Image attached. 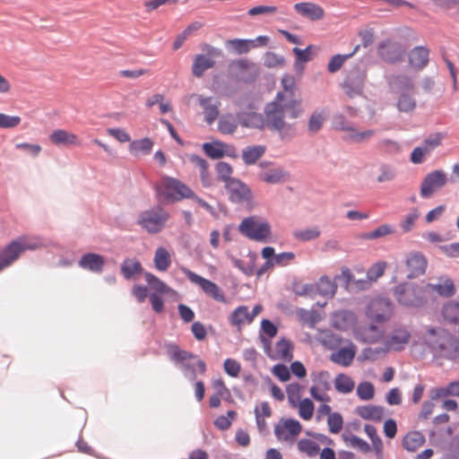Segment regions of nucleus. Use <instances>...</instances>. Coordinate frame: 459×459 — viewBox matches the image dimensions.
I'll list each match as a JSON object with an SVG mask.
<instances>
[{
	"label": "nucleus",
	"instance_id": "49530a36",
	"mask_svg": "<svg viewBox=\"0 0 459 459\" xmlns=\"http://www.w3.org/2000/svg\"><path fill=\"white\" fill-rule=\"evenodd\" d=\"M143 270L141 263L136 259H126L121 265V273L126 279H130Z\"/></svg>",
	"mask_w": 459,
	"mask_h": 459
},
{
	"label": "nucleus",
	"instance_id": "ea45409f",
	"mask_svg": "<svg viewBox=\"0 0 459 459\" xmlns=\"http://www.w3.org/2000/svg\"><path fill=\"white\" fill-rule=\"evenodd\" d=\"M144 278L150 287L160 294L172 293L173 290L164 281L151 273H145Z\"/></svg>",
	"mask_w": 459,
	"mask_h": 459
},
{
	"label": "nucleus",
	"instance_id": "c85d7f7f",
	"mask_svg": "<svg viewBox=\"0 0 459 459\" xmlns=\"http://www.w3.org/2000/svg\"><path fill=\"white\" fill-rule=\"evenodd\" d=\"M231 325L241 331L246 324H251V316L247 306H239L235 308L229 317Z\"/></svg>",
	"mask_w": 459,
	"mask_h": 459
},
{
	"label": "nucleus",
	"instance_id": "9d476101",
	"mask_svg": "<svg viewBox=\"0 0 459 459\" xmlns=\"http://www.w3.org/2000/svg\"><path fill=\"white\" fill-rule=\"evenodd\" d=\"M446 135L443 133H434L424 139L421 145L415 147L411 153V161L413 164H421L425 157L429 155L436 148L442 144Z\"/></svg>",
	"mask_w": 459,
	"mask_h": 459
},
{
	"label": "nucleus",
	"instance_id": "4468645a",
	"mask_svg": "<svg viewBox=\"0 0 459 459\" xmlns=\"http://www.w3.org/2000/svg\"><path fill=\"white\" fill-rule=\"evenodd\" d=\"M377 54L385 62L397 64L403 61L405 48L401 43L386 40L378 45Z\"/></svg>",
	"mask_w": 459,
	"mask_h": 459
},
{
	"label": "nucleus",
	"instance_id": "b1692460",
	"mask_svg": "<svg viewBox=\"0 0 459 459\" xmlns=\"http://www.w3.org/2000/svg\"><path fill=\"white\" fill-rule=\"evenodd\" d=\"M49 140L56 145L80 146L81 141L79 137L64 129L54 130L49 135Z\"/></svg>",
	"mask_w": 459,
	"mask_h": 459
},
{
	"label": "nucleus",
	"instance_id": "6e6552de",
	"mask_svg": "<svg viewBox=\"0 0 459 459\" xmlns=\"http://www.w3.org/2000/svg\"><path fill=\"white\" fill-rule=\"evenodd\" d=\"M181 271L192 283L198 285L207 296L216 301L222 303L227 302L223 291L216 283L198 275L186 267L181 268Z\"/></svg>",
	"mask_w": 459,
	"mask_h": 459
},
{
	"label": "nucleus",
	"instance_id": "3c124183",
	"mask_svg": "<svg viewBox=\"0 0 459 459\" xmlns=\"http://www.w3.org/2000/svg\"><path fill=\"white\" fill-rule=\"evenodd\" d=\"M297 446L301 453L310 457L316 455L320 450L319 445L316 442L307 438L300 439Z\"/></svg>",
	"mask_w": 459,
	"mask_h": 459
},
{
	"label": "nucleus",
	"instance_id": "f3484780",
	"mask_svg": "<svg viewBox=\"0 0 459 459\" xmlns=\"http://www.w3.org/2000/svg\"><path fill=\"white\" fill-rule=\"evenodd\" d=\"M293 9L300 17L311 22H317L325 18V9L314 2H300L293 5Z\"/></svg>",
	"mask_w": 459,
	"mask_h": 459
},
{
	"label": "nucleus",
	"instance_id": "774afa93",
	"mask_svg": "<svg viewBox=\"0 0 459 459\" xmlns=\"http://www.w3.org/2000/svg\"><path fill=\"white\" fill-rule=\"evenodd\" d=\"M397 107L400 111H411L415 108V100L411 96L403 94L400 97Z\"/></svg>",
	"mask_w": 459,
	"mask_h": 459
},
{
	"label": "nucleus",
	"instance_id": "393cba45",
	"mask_svg": "<svg viewBox=\"0 0 459 459\" xmlns=\"http://www.w3.org/2000/svg\"><path fill=\"white\" fill-rule=\"evenodd\" d=\"M356 346L353 343H349L347 346L342 347L336 351L333 352L330 359L333 362L348 367L351 364L356 355Z\"/></svg>",
	"mask_w": 459,
	"mask_h": 459
},
{
	"label": "nucleus",
	"instance_id": "f8f14e48",
	"mask_svg": "<svg viewBox=\"0 0 459 459\" xmlns=\"http://www.w3.org/2000/svg\"><path fill=\"white\" fill-rule=\"evenodd\" d=\"M446 183L447 175L443 170L437 169L428 173L421 182L420 192L421 197H430L437 189L445 186Z\"/></svg>",
	"mask_w": 459,
	"mask_h": 459
},
{
	"label": "nucleus",
	"instance_id": "e2e57ef3",
	"mask_svg": "<svg viewBox=\"0 0 459 459\" xmlns=\"http://www.w3.org/2000/svg\"><path fill=\"white\" fill-rule=\"evenodd\" d=\"M333 126L335 129L345 131L347 134H351V130L354 127L346 120L343 115H335L333 118Z\"/></svg>",
	"mask_w": 459,
	"mask_h": 459
},
{
	"label": "nucleus",
	"instance_id": "69168bd1",
	"mask_svg": "<svg viewBox=\"0 0 459 459\" xmlns=\"http://www.w3.org/2000/svg\"><path fill=\"white\" fill-rule=\"evenodd\" d=\"M230 45L238 54L247 53L251 48L249 39H232L230 40Z\"/></svg>",
	"mask_w": 459,
	"mask_h": 459
},
{
	"label": "nucleus",
	"instance_id": "20e7f679",
	"mask_svg": "<svg viewBox=\"0 0 459 459\" xmlns=\"http://www.w3.org/2000/svg\"><path fill=\"white\" fill-rule=\"evenodd\" d=\"M238 230L247 238L261 243L268 242L272 238L270 223L258 216L243 219L238 226Z\"/></svg>",
	"mask_w": 459,
	"mask_h": 459
},
{
	"label": "nucleus",
	"instance_id": "ddd939ff",
	"mask_svg": "<svg viewBox=\"0 0 459 459\" xmlns=\"http://www.w3.org/2000/svg\"><path fill=\"white\" fill-rule=\"evenodd\" d=\"M411 337V330L407 325H397L389 333L385 346L388 350L400 351L410 342Z\"/></svg>",
	"mask_w": 459,
	"mask_h": 459
},
{
	"label": "nucleus",
	"instance_id": "c03bdc74",
	"mask_svg": "<svg viewBox=\"0 0 459 459\" xmlns=\"http://www.w3.org/2000/svg\"><path fill=\"white\" fill-rule=\"evenodd\" d=\"M355 386L352 378L345 374H339L334 379V387L341 394L351 393Z\"/></svg>",
	"mask_w": 459,
	"mask_h": 459
},
{
	"label": "nucleus",
	"instance_id": "052dcab7",
	"mask_svg": "<svg viewBox=\"0 0 459 459\" xmlns=\"http://www.w3.org/2000/svg\"><path fill=\"white\" fill-rule=\"evenodd\" d=\"M420 213L417 209H413L408 213L405 218L401 221V228L404 232H409L412 230L416 221L418 220Z\"/></svg>",
	"mask_w": 459,
	"mask_h": 459
},
{
	"label": "nucleus",
	"instance_id": "6e6d98bb",
	"mask_svg": "<svg viewBox=\"0 0 459 459\" xmlns=\"http://www.w3.org/2000/svg\"><path fill=\"white\" fill-rule=\"evenodd\" d=\"M326 113L315 111L308 120V130L311 133L318 132L325 120Z\"/></svg>",
	"mask_w": 459,
	"mask_h": 459
},
{
	"label": "nucleus",
	"instance_id": "7c9ffc66",
	"mask_svg": "<svg viewBox=\"0 0 459 459\" xmlns=\"http://www.w3.org/2000/svg\"><path fill=\"white\" fill-rule=\"evenodd\" d=\"M377 324V323L371 321L369 325L364 326L360 329L359 334L363 342L374 343L383 337L385 330L382 326Z\"/></svg>",
	"mask_w": 459,
	"mask_h": 459
},
{
	"label": "nucleus",
	"instance_id": "4d7b16f0",
	"mask_svg": "<svg viewBox=\"0 0 459 459\" xmlns=\"http://www.w3.org/2000/svg\"><path fill=\"white\" fill-rule=\"evenodd\" d=\"M327 425L332 434H338L343 427V419L339 412H333L327 418Z\"/></svg>",
	"mask_w": 459,
	"mask_h": 459
},
{
	"label": "nucleus",
	"instance_id": "4be33fe9",
	"mask_svg": "<svg viewBox=\"0 0 459 459\" xmlns=\"http://www.w3.org/2000/svg\"><path fill=\"white\" fill-rule=\"evenodd\" d=\"M406 268L409 278H416L425 273L427 260L419 253H411L406 257Z\"/></svg>",
	"mask_w": 459,
	"mask_h": 459
},
{
	"label": "nucleus",
	"instance_id": "a878e982",
	"mask_svg": "<svg viewBox=\"0 0 459 459\" xmlns=\"http://www.w3.org/2000/svg\"><path fill=\"white\" fill-rule=\"evenodd\" d=\"M429 50L426 47L413 48L409 53V64L416 69L421 70L429 64Z\"/></svg>",
	"mask_w": 459,
	"mask_h": 459
},
{
	"label": "nucleus",
	"instance_id": "13d9d810",
	"mask_svg": "<svg viewBox=\"0 0 459 459\" xmlns=\"http://www.w3.org/2000/svg\"><path fill=\"white\" fill-rule=\"evenodd\" d=\"M285 64V59L274 52L268 51L264 56V65L268 68L280 67Z\"/></svg>",
	"mask_w": 459,
	"mask_h": 459
},
{
	"label": "nucleus",
	"instance_id": "a19ab883",
	"mask_svg": "<svg viewBox=\"0 0 459 459\" xmlns=\"http://www.w3.org/2000/svg\"><path fill=\"white\" fill-rule=\"evenodd\" d=\"M265 148L261 145L250 146L242 152V158L247 165L255 164L264 153Z\"/></svg>",
	"mask_w": 459,
	"mask_h": 459
},
{
	"label": "nucleus",
	"instance_id": "2eb2a0df",
	"mask_svg": "<svg viewBox=\"0 0 459 459\" xmlns=\"http://www.w3.org/2000/svg\"><path fill=\"white\" fill-rule=\"evenodd\" d=\"M261 340L264 344L265 352L273 359H281L284 361H290L293 358V345L290 341L281 339L277 342L274 349L270 350L269 342L263 336Z\"/></svg>",
	"mask_w": 459,
	"mask_h": 459
},
{
	"label": "nucleus",
	"instance_id": "79ce46f5",
	"mask_svg": "<svg viewBox=\"0 0 459 459\" xmlns=\"http://www.w3.org/2000/svg\"><path fill=\"white\" fill-rule=\"evenodd\" d=\"M315 289L321 296L333 297L336 291L337 286L328 277L323 276L319 279Z\"/></svg>",
	"mask_w": 459,
	"mask_h": 459
},
{
	"label": "nucleus",
	"instance_id": "39448f33",
	"mask_svg": "<svg viewBox=\"0 0 459 459\" xmlns=\"http://www.w3.org/2000/svg\"><path fill=\"white\" fill-rule=\"evenodd\" d=\"M42 247L41 240L37 237L21 236L9 243L0 253V261L8 266L16 261L26 250H35Z\"/></svg>",
	"mask_w": 459,
	"mask_h": 459
},
{
	"label": "nucleus",
	"instance_id": "1a4fd4ad",
	"mask_svg": "<svg viewBox=\"0 0 459 459\" xmlns=\"http://www.w3.org/2000/svg\"><path fill=\"white\" fill-rule=\"evenodd\" d=\"M302 431V425L294 419H281L274 426V435L280 442L292 444Z\"/></svg>",
	"mask_w": 459,
	"mask_h": 459
},
{
	"label": "nucleus",
	"instance_id": "de8ad7c7",
	"mask_svg": "<svg viewBox=\"0 0 459 459\" xmlns=\"http://www.w3.org/2000/svg\"><path fill=\"white\" fill-rule=\"evenodd\" d=\"M238 127V122L233 115L227 114L222 116L218 124L219 131L225 134H233Z\"/></svg>",
	"mask_w": 459,
	"mask_h": 459
},
{
	"label": "nucleus",
	"instance_id": "4c0bfd02",
	"mask_svg": "<svg viewBox=\"0 0 459 459\" xmlns=\"http://www.w3.org/2000/svg\"><path fill=\"white\" fill-rule=\"evenodd\" d=\"M442 316L451 324H459V302L449 301L442 307Z\"/></svg>",
	"mask_w": 459,
	"mask_h": 459
},
{
	"label": "nucleus",
	"instance_id": "37998d69",
	"mask_svg": "<svg viewBox=\"0 0 459 459\" xmlns=\"http://www.w3.org/2000/svg\"><path fill=\"white\" fill-rule=\"evenodd\" d=\"M216 173L218 180L224 183V186L228 185L230 181L234 180L235 178L232 177L233 168L230 164L225 161H220L216 164Z\"/></svg>",
	"mask_w": 459,
	"mask_h": 459
},
{
	"label": "nucleus",
	"instance_id": "f03ea898",
	"mask_svg": "<svg viewBox=\"0 0 459 459\" xmlns=\"http://www.w3.org/2000/svg\"><path fill=\"white\" fill-rule=\"evenodd\" d=\"M426 343L437 358L459 361V339L444 328L430 327L427 330Z\"/></svg>",
	"mask_w": 459,
	"mask_h": 459
},
{
	"label": "nucleus",
	"instance_id": "9b49d317",
	"mask_svg": "<svg viewBox=\"0 0 459 459\" xmlns=\"http://www.w3.org/2000/svg\"><path fill=\"white\" fill-rule=\"evenodd\" d=\"M392 312V303L387 299L377 298L369 302L366 314L372 322L383 324L389 320Z\"/></svg>",
	"mask_w": 459,
	"mask_h": 459
},
{
	"label": "nucleus",
	"instance_id": "c756f323",
	"mask_svg": "<svg viewBox=\"0 0 459 459\" xmlns=\"http://www.w3.org/2000/svg\"><path fill=\"white\" fill-rule=\"evenodd\" d=\"M355 412L360 418L367 420L380 421L384 416V409L381 406L368 404L358 406Z\"/></svg>",
	"mask_w": 459,
	"mask_h": 459
},
{
	"label": "nucleus",
	"instance_id": "a18cd8bd",
	"mask_svg": "<svg viewBox=\"0 0 459 459\" xmlns=\"http://www.w3.org/2000/svg\"><path fill=\"white\" fill-rule=\"evenodd\" d=\"M359 46H356L354 50L348 55H334L331 57L327 65V70L329 73H336L341 69L346 60L351 58L359 49Z\"/></svg>",
	"mask_w": 459,
	"mask_h": 459
},
{
	"label": "nucleus",
	"instance_id": "aec40b11",
	"mask_svg": "<svg viewBox=\"0 0 459 459\" xmlns=\"http://www.w3.org/2000/svg\"><path fill=\"white\" fill-rule=\"evenodd\" d=\"M199 105L203 108L204 120L212 125L219 117L221 101L213 97L198 96Z\"/></svg>",
	"mask_w": 459,
	"mask_h": 459
},
{
	"label": "nucleus",
	"instance_id": "8fccbe9b",
	"mask_svg": "<svg viewBox=\"0 0 459 459\" xmlns=\"http://www.w3.org/2000/svg\"><path fill=\"white\" fill-rule=\"evenodd\" d=\"M303 390V385L299 383H290L286 386L287 398L290 406L301 400Z\"/></svg>",
	"mask_w": 459,
	"mask_h": 459
},
{
	"label": "nucleus",
	"instance_id": "72a5a7b5",
	"mask_svg": "<svg viewBox=\"0 0 459 459\" xmlns=\"http://www.w3.org/2000/svg\"><path fill=\"white\" fill-rule=\"evenodd\" d=\"M215 62L209 56L204 55H197L195 58L192 72L195 77H201L204 74V72L212 67H213Z\"/></svg>",
	"mask_w": 459,
	"mask_h": 459
},
{
	"label": "nucleus",
	"instance_id": "6ab92c4d",
	"mask_svg": "<svg viewBox=\"0 0 459 459\" xmlns=\"http://www.w3.org/2000/svg\"><path fill=\"white\" fill-rule=\"evenodd\" d=\"M225 188L229 193L230 201L233 203L241 204L248 202L252 198L249 187L237 178L228 183Z\"/></svg>",
	"mask_w": 459,
	"mask_h": 459
},
{
	"label": "nucleus",
	"instance_id": "473e14b6",
	"mask_svg": "<svg viewBox=\"0 0 459 459\" xmlns=\"http://www.w3.org/2000/svg\"><path fill=\"white\" fill-rule=\"evenodd\" d=\"M238 120L245 127L260 128L265 126L262 115L255 112L239 113Z\"/></svg>",
	"mask_w": 459,
	"mask_h": 459
},
{
	"label": "nucleus",
	"instance_id": "09e8293b",
	"mask_svg": "<svg viewBox=\"0 0 459 459\" xmlns=\"http://www.w3.org/2000/svg\"><path fill=\"white\" fill-rule=\"evenodd\" d=\"M320 235L321 230L318 226H314L308 229H302L293 232V237L300 241H310L316 239Z\"/></svg>",
	"mask_w": 459,
	"mask_h": 459
},
{
	"label": "nucleus",
	"instance_id": "5fc2aeb1",
	"mask_svg": "<svg viewBox=\"0 0 459 459\" xmlns=\"http://www.w3.org/2000/svg\"><path fill=\"white\" fill-rule=\"evenodd\" d=\"M357 395L362 401H369L374 398L375 388L370 382H362L357 387Z\"/></svg>",
	"mask_w": 459,
	"mask_h": 459
},
{
	"label": "nucleus",
	"instance_id": "bf43d9fd",
	"mask_svg": "<svg viewBox=\"0 0 459 459\" xmlns=\"http://www.w3.org/2000/svg\"><path fill=\"white\" fill-rule=\"evenodd\" d=\"M237 416V412L235 411H229L227 416H219L215 421L214 425L217 429L221 430H226L231 426V421Z\"/></svg>",
	"mask_w": 459,
	"mask_h": 459
},
{
	"label": "nucleus",
	"instance_id": "423d86ee",
	"mask_svg": "<svg viewBox=\"0 0 459 459\" xmlns=\"http://www.w3.org/2000/svg\"><path fill=\"white\" fill-rule=\"evenodd\" d=\"M394 295L397 302L404 307H420L427 301L425 284L401 283L394 289Z\"/></svg>",
	"mask_w": 459,
	"mask_h": 459
},
{
	"label": "nucleus",
	"instance_id": "dca6fc26",
	"mask_svg": "<svg viewBox=\"0 0 459 459\" xmlns=\"http://www.w3.org/2000/svg\"><path fill=\"white\" fill-rule=\"evenodd\" d=\"M367 79V74L364 71H351L343 83V90L350 98L361 95L364 83Z\"/></svg>",
	"mask_w": 459,
	"mask_h": 459
},
{
	"label": "nucleus",
	"instance_id": "864d4df0",
	"mask_svg": "<svg viewBox=\"0 0 459 459\" xmlns=\"http://www.w3.org/2000/svg\"><path fill=\"white\" fill-rule=\"evenodd\" d=\"M386 267L387 264L384 261L375 263L368 268L367 272L368 280L371 282L376 281L385 273Z\"/></svg>",
	"mask_w": 459,
	"mask_h": 459
},
{
	"label": "nucleus",
	"instance_id": "58836bf2",
	"mask_svg": "<svg viewBox=\"0 0 459 459\" xmlns=\"http://www.w3.org/2000/svg\"><path fill=\"white\" fill-rule=\"evenodd\" d=\"M153 143L150 138L133 141L129 145V151L133 155L149 154L152 149Z\"/></svg>",
	"mask_w": 459,
	"mask_h": 459
},
{
	"label": "nucleus",
	"instance_id": "bb28decb",
	"mask_svg": "<svg viewBox=\"0 0 459 459\" xmlns=\"http://www.w3.org/2000/svg\"><path fill=\"white\" fill-rule=\"evenodd\" d=\"M104 264V257L95 253L85 254L79 261L80 267L98 273H101Z\"/></svg>",
	"mask_w": 459,
	"mask_h": 459
},
{
	"label": "nucleus",
	"instance_id": "c9c22d12",
	"mask_svg": "<svg viewBox=\"0 0 459 459\" xmlns=\"http://www.w3.org/2000/svg\"><path fill=\"white\" fill-rule=\"evenodd\" d=\"M291 407L298 409V414L302 420H310L313 418L315 405L309 398L301 399Z\"/></svg>",
	"mask_w": 459,
	"mask_h": 459
},
{
	"label": "nucleus",
	"instance_id": "5701e85b",
	"mask_svg": "<svg viewBox=\"0 0 459 459\" xmlns=\"http://www.w3.org/2000/svg\"><path fill=\"white\" fill-rule=\"evenodd\" d=\"M425 291L427 293V298L432 297L435 294H437L441 297L449 298L455 293V287L454 281L451 279L446 278L443 281L437 284H425Z\"/></svg>",
	"mask_w": 459,
	"mask_h": 459
},
{
	"label": "nucleus",
	"instance_id": "0e129e2a",
	"mask_svg": "<svg viewBox=\"0 0 459 459\" xmlns=\"http://www.w3.org/2000/svg\"><path fill=\"white\" fill-rule=\"evenodd\" d=\"M346 442L349 446L358 448L363 453H368L370 451L369 445L363 439L359 437L351 436L350 437L345 438Z\"/></svg>",
	"mask_w": 459,
	"mask_h": 459
},
{
	"label": "nucleus",
	"instance_id": "7ed1b4c3",
	"mask_svg": "<svg viewBox=\"0 0 459 459\" xmlns=\"http://www.w3.org/2000/svg\"><path fill=\"white\" fill-rule=\"evenodd\" d=\"M155 190L160 200L169 203L194 197V192L185 183L168 176L161 178L157 183Z\"/></svg>",
	"mask_w": 459,
	"mask_h": 459
},
{
	"label": "nucleus",
	"instance_id": "0eeeda50",
	"mask_svg": "<svg viewBox=\"0 0 459 459\" xmlns=\"http://www.w3.org/2000/svg\"><path fill=\"white\" fill-rule=\"evenodd\" d=\"M169 219V212L160 206H155L142 212L137 223L148 233L160 232Z\"/></svg>",
	"mask_w": 459,
	"mask_h": 459
},
{
	"label": "nucleus",
	"instance_id": "338daca9",
	"mask_svg": "<svg viewBox=\"0 0 459 459\" xmlns=\"http://www.w3.org/2000/svg\"><path fill=\"white\" fill-rule=\"evenodd\" d=\"M223 366H224L225 372L229 376H230L232 377H237L239 375L241 366L237 360L232 359H227L224 361Z\"/></svg>",
	"mask_w": 459,
	"mask_h": 459
},
{
	"label": "nucleus",
	"instance_id": "e433bc0d",
	"mask_svg": "<svg viewBox=\"0 0 459 459\" xmlns=\"http://www.w3.org/2000/svg\"><path fill=\"white\" fill-rule=\"evenodd\" d=\"M260 179L268 184H279L284 182L288 176L281 169H273L262 172L259 176Z\"/></svg>",
	"mask_w": 459,
	"mask_h": 459
},
{
	"label": "nucleus",
	"instance_id": "f704fd0d",
	"mask_svg": "<svg viewBox=\"0 0 459 459\" xmlns=\"http://www.w3.org/2000/svg\"><path fill=\"white\" fill-rule=\"evenodd\" d=\"M153 263L158 271H167L171 264V255L169 252L165 247H158L154 254Z\"/></svg>",
	"mask_w": 459,
	"mask_h": 459
},
{
	"label": "nucleus",
	"instance_id": "680f3d73",
	"mask_svg": "<svg viewBox=\"0 0 459 459\" xmlns=\"http://www.w3.org/2000/svg\"><path fill=\"white\" fill-rule=\"evenodd\" d=\"M389 84L392 86H397L402 90H411L413 88V83L411 79L407 76H392L389 79Z\"/></svg>",
	"mask_w": 459,
	"mask_h": 459
},
{
	"label": "nucleus",
	"instance_id": "cd10ccee",
	"mask_svg": "<svg viewBox=\"0 0 459 459\" xmlns=\"http://www.w3.org/2000/svg\"><path fill=\"white\" fill-rule=\"evenodd\" d=\"M355 315L352 312L341 310L332 316L331 325L338 330H347L355 323Z\"/></svg>",
	"mask_w": 459,
	"mask_h": 459
},
{
	"label": "nucleus",
	"instance_id": "603ef678",
	"mask_svg": "<svg viewBox=\"0 0 459 459\" xmlns=\"http://www.w3.org/2000/svg\"><path fill=\"white\" fill-rule=\"evenodd\" d=\"M375 133L373 129L359 132L356 128H353L351 130V134L346 135V139L353 143H360L368 141Z\"/></svg>",
	"mask_w": 459,
	"mask_h": 459
},
{
	"label": "nucleus",
	"instance_id": "412c9836",
	"mask_svg": "<svg viewBox=\"0 0 459 459\" xmlns=\"http://www.w3.org/2000/svg\"><path fill=\"white\" fill-rule=\"evenodd\" d=\"M170 359L174 360L176 363H180L182 369L186 371H190L192 374L195 375V369L194 365L190 361L192 359H196V355L179 349L178 345H171Z\"/></svg>",
	"mask_w": 459,
	"mask_h": 459
},
{
	"label": "nucleus",
	"instance_id": "f257e3e1",
	"mask_svg": "<svg viewBox=\"0 0 459 459\" xmlns=\"http://www.w3.org/2000/svg\"><path fill=\"white\" fill-rule=\"evenodd\" d=\"M300 100H289L283 93H278L273 101L264 108V125L271 130L281 131L285 126L284 115L289 113L290 117H298L302 109Z\"/></svg>",
	"mask_w": 459,
	"mask_h": 459
},
{
	"label": "nucleus",
	"instance_id": "2f4dec72",
	"mask_svg": "<svg viewBox=\"0 0 459 459\" xmlns=\"http://www.w3.org/2000/svg\"><path fill=\"white\" fill-rule=\"evenodd\" d=\"M426 441L425 436L420 431H410L403 439V446L409 452H415L421 447Z\"/></svg>",
	"mask_w": 459,
	"mask_h": 459
},
{
	"label": "nucleus",
	"instance_id": "a211bd4d",
	"mask_svg": "<svg viewBox=\"0 0 459 459\" xmlns=\"http://www.w3.org/2000/svg\"><path fill=\"white\" fill-rule=\"evenodd\" d=\"M318 384L313 385L309 388L311 397L320 403H330L331 397L327 394L331 385L329 382V374L326 371H321L317 374Z\"/></svg>",
	"mask_w": 459,
	"mask_h": 459
}]
</instances>
